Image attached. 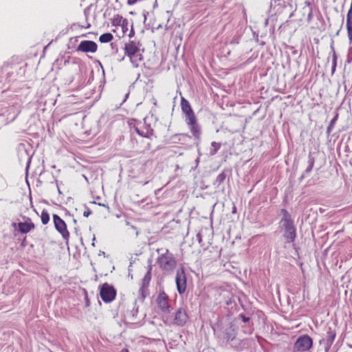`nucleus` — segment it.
Instances as JSON below:
<instances>
[{"label": "nucleus", "mask_w": 352, "mask_h": 352, "mask_svg": "<svg viewBox=\"0 0 352 352\" xmlns=\"http://www.w3.org/2000/svg\"><path fill=\"white\" fill-rule=\"evenodd\" d=\"M91 213V212L89 211V210L85 211L84 213H83V215L85 217H88L90 215Z\"/></svg>", "instance_id": "22"}, {"label": "nucleus", "mask_w": 352, "mask_h": 352, "mask_svg": "<svg viewBox=\"0 0 352 352\" xmlns=\"http://www.w3.org/2000/svg\"><path fill=\"white\" fill-rule=\"evenodd\" d=\"M135 131H136V132H137L139 135H142V136H144V135L140 132V131L138 128H136V129H135Z\"/></svg>", "instance_id": "24"}, {"label": "nucleus", "mask_w": 352, "mask_h": 352, "mask_svg": "<svg viewBox=\"0 0 352 352\" xmlns=\"http://www.w3.org/2000/svg\"><path fill=\"white\" fill-rule=\"evenodd\" d=\"M188 320V316L186 314V311L184 309L180 308L177 310V311L174 314L173 320L166 317L164 319L166 323L168 324H174L177 326H183L184 325Z\"/></svg>", "instance_id": "5"}, {"label": "nucleus", "mask_w": 352, "mask_h": 352, "mask_svg": "<svg viewBox=\"0 0 352 352\" xmlns=\"http://www.w3.org/2000/svg\"><path fill=\"white\" fill-rule=\"evenodd\" d=\"M336 66V56L335 53L333 54V69H335V67Z\"/></svg>", "instance_id": "21"}, {"label": "nucleus", "mask_w": 352, "mask_h": 352, "mask_svg": "<svg viewBox=\"0 0 352 352\" xmlns=\"http://www.w3.org/2000/svg\"><path fill=\"white\" fill-rule=\"evenodd\" d=\"M54 223L56 229L61 234L64 239H67L69 233L67 229V226L64 221L57 214L53 215Z\"/></svg>", "instance_id": "10"}, {"label": "nucleus", "mask_w": 352, "mask_h": 352, "mask_svg": "<svg viewBox=\"0 0 352 352\" xmlns=\"http://www.w3.org/2000/svg\"><path fill=\"white\" fill-rule=\"evenodd\" d=\"M175 282L177 289L179 294H182L186 289V276L183 268L179 269L176 272Z\"/></svg>", "instance_id": "8"}, {"label": "nucleus", "mask_w": 352, "mask_h": 352, "mask_svg": "<svg viewBox=\"0 0 352 352\" xmlns=\"http://www.w3.org/2000/svg\"><path fill=\"white\" fill-rule=\"evenodd\" d=\"M159 267L164 271H172L176 266V261L170 252L168 250L162 254L157 260Z\"/></svg>", "instance_id": "3"}, {"label": "nucleus", "mask_w": 352, "mask_h": 352, "mask_svg": "<svg viewBox=\"0 0 352 352\" xmlns=\"http://www.w3.org/2000/svg\"><path fill=\"white\" fill-rule=\"evenodd\" d=\"M187 124L190 126V131H191L192 135H194V137L199 139L201 132H200L199 126L197 124L196 118H194L193 123H187Z\"/></svg>", "instance_id": "14"}, {"label": "nucleus", "mask_w": 352, "mask_h": 352, "mask_svg": "<svg viewBox=\"0 0 352 352\" xmlns=\"http://www.w3.org/2000/svg\"><path fill=\"white\" fill-rule=\"evenodd\" d=\"M156 303L158 308L164 313L170 312V305L168 296L164 292H160L157 299Z\"/></svg>", "instance_id": "9"}, {"label": "nucleus", "mask_w": 352, "mask_h": 352, "mask_svg": "<svg viewBox=\"0 0 352 352\" xmlns=\"http://www.w3.org/2000/svg\"><path fill=\"white\" fill-rule=\"evenodd\" d=\"M97 44L92 41H82L77 47L78 51L94 53L97 50Z\"/></svg>", "instance_id": "11"}, {"label": "nucleus", "mask_w": 352, "mask_h": 352, "mask_svg": "<svg viewBox=\"0 0 352 352\" xmlns=\"http://www.w3.org/2000/svg\"><path fill=\"white\" fill-rule=\"evenodd\" d=\"M350 164L352 165V160L350 161Z\"/></svg>", "instance_id": "26"}, {"label": "nucleus", "mask_w": 352, "mask_h": 352, "mask_svg": "<svg viewBox=\"0 0 352 352\" xmlns=\"http://www.w3.org/2000/svg\"><path fill=\"white\" fill-rule=\"evenodd\" d=\"M100 297L105 302H111L116 297L115 289L107 283H104L100 288Z\"/></svg>", "instance_id": "7"}, {"label": "nucleus", "mask_w": 352, "mask_h": 352, "mask_svg": "<svg viewBox=\"0 0 352 352\" xmlns=\"http://www.w3.org/2000/svg\"><path fill=\"white\" fill-rule=\"evenodd\" d=\"M283 217L280 220V226L284 228V236L287 239L288 242H292L296 237L295 228L293 226L290 215L285 209L281 210Z\"/></svg>", "instance_id": "1"}, {"label": "nucleus", "mask_w": 352, "mask_h": 352, "mask_svg": "<svg viewBox=\"0 0 352 352\" xmlns=\"http://www.w3.org/2000/svg\"><path fill=\"white\" fill-rule=\"evenodd\" d=\"M329 339L328 340L327 346L325 347V352H328L331 344L333 342V340L335 338L336 334L332 332H329Z\"/></svg>", "instance_id": "17"}, {"label": "nucleus", "mask_w": 352, "mask_h": 352, "mask_svg": "<svg viewBox=\"0 0 352 352\" xmlns=\"http://www.w3.org/2000/svg\"><path fill=\"white\" fill-rule=\"evenodd\" d=\"M113 39V35L111 33H104L100 35L99 41L101 43H108Z\"/></svg>", "instance_id": "15"}, {"label": "nucleus", "mask_w": 352, "mask_h": 352, "mask_svg": "<svg viewBox=\"0 0 352 352\" xmlns=\"http://www.w3.org/2000/svg\"><path fill=\"white\" fill-rule=\"evenodd\" d=\"M313 344L312 339L307 335L300 336L296 341L294 350L297 351H308Z\"/></svg>", "instance_id": "6"}, {"label": "nucleus", "mask_w": 352, "mask_h": 352, "mask_svg": "<svg viewBox=\"0 0 352 352\" xmlns=\"http://www.w3.org/2000/svg\"><path fill=\"white\" fill-rule=\"evenodd\" d=\"M41 219L43 224H47L50 221L49 214L46 211H43L41 215Z\"/></svg>", "instance_id": "18"}, {"label": "nucleus", "mask_w": 352, "mask_h": 352, "mask_svg": "<svg viewBox=\"0 0 352 352\" xmlns=\"http://www.w3.org/2000/svg\"><path fill=\"white\" fill-rule=\"evenodd\" d=\"M181 105L182 109L186 116V122L193 123L194 118H195V116L189 102L186 100L182 98Z\"/></svg>", "instance_id": "12"}, {"label": "nucleus", "mask_w": 352, "mask_h": 352, "mask_svg": "<svg viewBox=\"0 0 352 352\" xmlns=\"http://www.w3.org/2000/svg\"><path fill=\"white\" fill-rule=\"evenodd\" d=\"M150 280H151V273H150V272H148L143 278V285H142V287L141 288V290L143 289L144 287L148 285Z\"/></svg>", "instance_id": "19"}, {"label": "nucleus", "mask_w": 352, "mask_h": 352, "mask_svg": "<svg viewBox=\"0 0 352 352\" xmlns=\"http://www.w3.org/2000/svg\"><path fill=\"white\" fill-rule=\"evenodd\" d=\"M225 178V176L223 174H220L219 176H218V179H219L220 181H222L223 179Z\"/></svg>", "instance_id": "23"}, {"label": "nucleus", "mask_w": 352, "mask_h": 352, "mask_svg": "<svg viewBox=\"0 0 352 352\" xmlns=\"http://www.w3.org/2000/svg\"><path fill=\"white\" fill-rule=\"evenodd\" d=\"M126 352H129L128 350H126Z\"/></svg>", "instance_id": "27"}, {"label": "nucleus", "mask_w": 352, "mask_h": 352, "mask_svg": "<svg viewBox=\"0 0 352 352\" xmlns=\"http://www.w3.org/2000/svg\"><path fill=\"white\" fill-rule=\"evenodd\" d=\"M248 320V319H246L245 318H243V321L246 322Z\"/></svg>", "instance_id": "25"}, {"label": "nucleus", "mask_w": 352, "mask_h": 352, "mask_svg": "<svg viewBox=\"0 0 352 352\" xmlns=\"http://www.w3.org/2000/svg\"><path fill=\"white\" fill-rule=\"evenodd\" d=\"M220 147H221V144L219 143L212 142L211 143V148L210 151V155H214L218 151V150L220 148Z\"/></svg>", "instance_id": "16"}, {"label": "nucleus", "mask_w": 352, "mask_h": 352, "mask_svg": "<svg viewBox=\"0 0 352 352\" xmlns=\"http://www.w3.org/2000/svg\"><path fill=\"white\" fill-rule=\"evenodd\" d=\"M125 52L130 58L132 64L135 67H138L139 63L142 61V56L140 54V49L136 43L133 41H130L125 45Z\"/></svg>", "instance_id": "4"}, {"label": "nucleus", "mask_w": 352, "mask_h": 352, "mask_svg": "<svg viewBox=\"0 0 352 352\" xmlns=\"http://www.w3.org/2000/svg\"><path fill=\"white\" fill-rule=\"evenodd\" d=\"M112 26L114 27L113 32L119 38L123 37L128 31V21L120 15H115L111 19Z\"/></svg>", "instance_id": "2"}, {"label": "nucleus", "mask_w": 352, "mask_h": 352, "mask_svg": "<svg viewBox=\"0 0 352 352\" xmlns=\"http://www.w3.org/2000/svg\"><path fill=\"white\" fill-rule=\"evenodd\" d=\"M230 332L226 333V335H227L226 339L228 340H232L235 337V333H234V330L232 329H230Z\"/></svg>", "instance_id": "20"}, {"label": "nucleus", "mask_w": 352, "mask_h": 352, "mask_svg": "<svg viewBox=\"0 0 352 352\" xmlns=\"http://www.w3.org/2000/svg\"><path fill=\"white\" fill-rule=\"evenodd\" d=\"M16 226L22 233H28L34 228V223L30 219H28L24 222H19L18 224L16 223H12L13 227H16Z\"/></svg>", "instance_id": "13"}]
</instances>
